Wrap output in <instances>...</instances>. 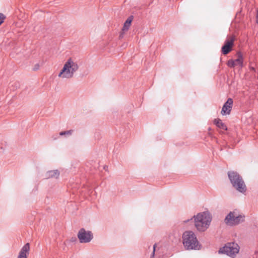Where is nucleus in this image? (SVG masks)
<instances>
[{
	"label": "nucleus",
	"mask_w": 258,
	"mask_h": 258,
	"mask_svg": "<svg viewBox=\"0 0 258 258\" xmlns=\"http://www.w3.org/2000/svg\"><path fill=\"white\" fill-rule=\"evenodd\" d=\"M124 32V31H122V32L120 33V35H119V38H122L123 37V32Z\"/></svg>",
	"instance_id": "aec40b11"
},
{
	"label": "nucleus",
	"mask_w": 258,
	"mask_h": 258,
	"mask_svg": "<svg viewBox=\"0 0 258 258\" xmlns=\"http://www.w3.org/2000/svg\"><path fill=\"white\" fill-rule=\"evenodd\" d=\"M237 58L234 60L235 65H239L241 67L243 66V57L242 55L240 52H238Z\"/></svg>",
	"instance_id": "4468645a"
},
{
	"label": "nucleus",
	"mask_w": 258,
	"mask_h": 258,
	"mask_svg": "<svg viewBox=\"0 0 258 258\" xmlns=\"http://www.w3.org/2000/svg\"><path fill=\"white\" fill-rule=\"evenodd\" d=\"M234 40V37L232 36L229 39H227L225 41L224 44L221 48V51L223 54L226 55L232 50Z\"/></svg>",
	"instance_id": "6e6552de"
},
{
	"label": "nucleus",
	"mask_w": 258,
	"mask_h": 258,
	"mask_svg": "<svg viewBox=\"0 0 258 258\" xmlns=\"http://www.w3.org/2000/svg\"><path fill=\"white\" fill-rule=\"evenodd\" d=\"M245 216L242 214H239L237 210L230 211L226 216L224 222L228 226H235L244 221Z\"/></svg>",
	"instance_id": "39448f33"
},
{
	"label": "nucleus",
	"mask_w": 258,
	"mask_h": 258,
	"mask_svg": "<svg viewBox=\"0 0 258 258\" xmlns=\"http://www.w3.org/2000/svg\"><path fill=\"white\" fill-rule=\"evenodd\" d=\"M239 251V245L235 242H229L224 246L220 248L218 251L219 253H224L234 258Z\"/></svg>",
	"instance_id": "423d86ee"
},
{
	"label": "nucleus",
	"mask_w": 258,
	"mask_h": 258,
	"mask_svg": "<svg viewBox=\"0 0 258 258\" xmlns=\"http://www.w3.org/2000/svg\"><path fill=\"white\" fill-rule=\"evenodd\" d=\"M256 17L258 18V11H257Z\"/></svg>",
	"instance_id": "4be33fe9"
},
{
	"label": "nucleus",
	"mask_w": 258,
	"mask_h": 258,
	"mask_svg": "<svg viewBox=\"0 0 258 258\" xmlns=\"http://www.w3.org/2000/svg\"><path fill=\"white\" fill-rule=\"evenodd\" d=\"M233 100L232 98H229L227 99L226 102L224 104L222 110L221 114L222 115L229 114L233 105Z\"/></svg>",
	"instance_id": "1a4fd4ad"
},
{
	"label": "nucleus",
	"mask_w": 258,
	"mask_h": 258,
	"mask_svg": "<svg viewBox=\"0 0 258 258\" xmlns=\"http://www.w3.org/2000/svg\"><path fill=\"white\" fill-rule=\"evenodd\" d=\"M133 19H134L133 16H130V17H128L127 18V19H126V20L125 21V22H124V23L123 24V26L122 29V31H126L128 30V29L131 26V23H132V21L133 20Z\"/></svg>",
	"instance_id": "f8f14e48"
},
{
	"label": "nucleus",
	"mask_w": 258,
	"mask_h": 258,
	"mask_svg": "<svg viewBox=\"0 0 258 258\" xmlns=\"http://www.w3.org/2000/svg\"><path fill=\"white\" fill-rule=\"evenodd\" d=\"M193 219L194 225L197 231L203 232L209 228L212 220V216L209 211H206L198 213L190 219L184 221V222L187 223Z\"/></svg>",
	"instance_id": "f257e3e1"
},
{
	"label": "nucleus",
	"mask_w": 258,
	"mask_h": 258,
	"mask_svg": "<svg viewBox=\"0 0 258 258\" xmlns=\"http://www.w3.org/2000/svg\"><path fill=\"white\" fill-rule=\"evenodd\" d=\"M257 252H258V251H257V250H256V251H255V252H254V253H255V254H257Z\"/></svg>",
	"instance_id": "5701e85b"
},
{
	"label": "nucleus",
	"mask_w": 258,
	"mask_h": 258,
	"mask_svg": "<svg viewBox=\"0 0 258 258\" xmlns=\"http://www.w3.org/2000/svg\"><path fill=\"white\" fill-rule=\"evenodd\" d=\"M5 18V16L2 13H0V25H1L4 22Z\"/></svg>",
	"instance_id": "f3484780"
},
{
	"label": "nucleus",
	"mask_w": 258,
	"mask_h": 258,
	"mask_svg": "<svg viewBox=\"0 0 258 258\" xmlns=\"http://www.w3.org/2000/svg\"><path fill=\"white\" fill-rule=\"evenodd\" d=\"M30 250V244L29 243L25 244L21 249L18 258H27Z\"/></svg>",
	"instance_id": "9d476101"
},
{
	"label": "nucleus",
	"mask_w": 258,
	"mask_h": 258,
	"mask_svg": "<svg viewBox=\"0 0 258 258\" xmlns=\"http://www.w3.org/2000/svg\"><path fill=\"white\" fill-rule=\"evenodd\" d=\"M256 23H258V18L256 17Z\"/></svg>",
	"instance_id": "412c9836"
},
{
	"label": "nucleus",
	"mask_w": 258,
	"mask_h": 258,
	"mask_svg": "<svg viewBox=\"0 0 258 258\" xmlns=\"http://www.w3.org/2000/svg\"><path fill=\"white\" fill-rule=\"evenodd\" d=\"M77 236L81 243H89L93 238L92 232L89 230H86L84 228L79 230Z\"/></svg>",
	"instance_id": "0eeeda50"
},
{
	"label": "nucleus",
	"mask_w": 258,
	"mask_h": 258,
	"mask_svg": "<svg viewBox=\"0 0 258 258\" xmlns=\"http://www.w3.org/2000/svg\"><path fill=\"white\" fill-rule=\"evenodd\" d=\"M214 124L219 128L226 131L227 127L226 125L222 122V120L219 118L215 119L214 120Z\"/></svg>",
	"instance_id": "ddd939ff"
},
{
	"label": "nucleus",
	"mask_w": 258,
	"mask_h": 258,
	"mask_svg": "<svg viewBox=\"0 0 258 258\" xmlns=\"http://www.w3.org/2000/svg\"><path fill=\"white\" fill-rule=\"evenodd\" d=\"M39 64L38 63H37L34 66L33 70H34V71L38 70L39 69Z\"/></svg>",
	"instance_id": "6ab92c4d"
},
{
	"label": "nucleus",
	"mask_w": 258,
	"mask_h": 258,
	"mask_svg": "<svg viewBox=\"0 0 258 258\" xmlns=\"http://www.w3.org/2000/svg\"><path fill=\"white\" fill-rule=\"evenodd\" d=\"M59 176V172L58 170H50L45 174V178H57Z\"/></svg>",
	"instance_id": "9b49d317"
},
{
	"label": "nucleus",
	"mask_w": 258,
	"mask_h": 258,
	"mask_svg": "<svg viewBox=\"0 0 258 258\" xmlns=\"http://www.w3.org/2000/svg\"><path fill=\"white\" fill-rule=\"evenodd\" d=\"M73 131L72 130L61 132L59 133L60 136H70L72 134Z\"/></svg>",
	"instance_id": "2eb2a0df"
},
{
	"label": "nucleus",
	"mask_w": 258,
	"mask_h": 258,
	"mask_svg": "<svg viewBox=\"0 0 258 258\" xmlns=\"http://www.w3.org/2000/svg\"><path fill=\"white\" fill-rule=\"evenodd\" d=\"M227 65L230 68H233L236 66L233 59L229 60L227 62Z\"/></svg>",
	"instance_id": "dca6fc26"
},
{
	"label": "nucleus",
	"mask_w": 258,
	"mask_h": 258,
	"mask_svg": "<svg viewBox=\"0 0 258 258\" xmlns=\"http://www.w3.org/2000/svg\"><path fill=\"white\" fill-rule=\"evenodd\" d=\"M228 176L232 186L238 191L244 193L246 191V186L242 177L237 172L228 171Z\"/></svg>",
	"instance_id": "7ed1b4c3"
},
{
	"label": "nucleus",
	"mask_w": 258,
	"mask_h": 258,
	"mask_svg": "<svg viewBox=\"0 0 258 258\" xmlns=\"http://www.w3.org/2000/svg\"><path fill=\"white\" fill-rule=\"evenodd\" d=\"M156 246H157V244L155 243L154 244V245H153V252H152V253L150 258H154L155 252V250H156Z\"/></svg>",
	"instance_id": "a211bd4d"
},
{
	"label": "nucleus",
	"mask_w": 258,
	"mask_h": 258,
	"mask_svg": "<svg viewBox=\"0 0 258 258\" xmlns=\"http://www.w3.org/2000/svg\"><path fill=\"white\" fill-rule=\"evenodd\" d=\"M79 69V64L78 60L75 58L70 57L65 62L58 76L63 79L72 78Z\"/></svg>",
	"instance_id": "f03ea898"
},
{
	"label": "nucleus",
	"mask_w": 258,
	"mask_h": 258,
	"mask_svg": "<svg viewBox=\"0 0 258 258\" xmlns=\"http://www.w3.org/2000/svg\"><path fill=\"white\" fill-rule=\"evenodd\" d=\"M183 244L187 250L199 249L200 245L197 237L192 231H186L182 235Z\"/></svg>",
	"instance_id": "20e7f679"
}]
</instances>
